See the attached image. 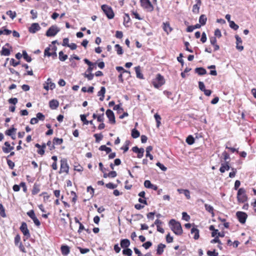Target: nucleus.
Returning <instances> with one entry per match:
<instances>
[{
  "label": "nucleus",
  "mask_w": 256,
  "mask_h": 256,
  "mask_svg": "<svg viewBox=\"0 0 256 256\" xmlns=\"http://www.w3.org/2000/svg\"><path fill=\"white\" fill-rule=\"evenodd\" d=\"M169 224L171 226V230L176 234L181 235L182 234V229L180 222L172 219L169 222Z\"/></svg>",
  "instance_id": "1"
},
{
  "label": "nucleus",
  "mask_w": 256,
  "mask_h": 256,
  "mask_svg": "<svg viewBox=\"0 0 256 256\" xmlns=\"http://www.w3.org/2000/svg\"><path fill=\"white\" fill-rule=\"evenodd\" d=\"M246 190L244 188H240L238 192L237 199L239 202L244 203L247 201L248 197Z\"/></svg>",
  "instance_id": "2"
},
{
  "label": "nucleus",
  "mask_w": 256,
  "mask_h": 256,
  "mask_svg": "<svg viewBox=\"0 0 256 256\" xmlns=\"http://www.w3.org/2000/svg\"><path fill=\"white\" fill-rule=\"evenodd\" d=\"M101 8L108 18L112 19L114 17V12L111 7L108 6V5L104 4L102 6Z\"/></svg>",
  "instance_id": "3"
},
{
  "label": "nucleus",
  "mask_w": 256,
  "mask_h": 256,
  "mask_svg": "<svg viewBox=\"0 0 256 256\" xmlns=\"http://www.w3.org/2000/svg\"><path fill=\"white\" fill-rule=\"evenodd\" d=\"M60 30V28L56 25H53L48 30L46 35L48 37L54 36H56Z\"/></svg>",
  "instance_id": "4"
},
{
  "label": "nucleus",
  "mask_w": 256,
  "mask_h": 256,
  "mask_svg": "<svg viewBox=\"0 0 256 256\" xmlns=\"http://www.w3.org/2000/svg\"><path fill=\"white\" fill-rule=\"evenodd\" d=\"M140 5L144 8L148 12H152L154 6L150 0H140Z\"/></svg>",
  "instance_id": "5"
},
{
  "label": "nucleus",
  "mask_w": 256,
  "mask_h": 256,
  "mask_svg": "<svg viewBox=\"0 0 256 256\" xmlns=\"http://www.w3.org/2000/svg\"><path fill=\"white\" fill-rule=\"evenodd\" d=\"M69 166L67 162V160L64 158L60 160V173L66 172L68 174Z\"/></svg>",
  "instance_id": "6"
},
{
  "label": "nucleus",
  "mask_w": 256,
  "mask_h": 256,
  "mask_svg": "<svg viewBox=\"0 0 256 256\" xmlns=\"http://www.w3.org/2000/svg\"><path fill=\"white\" fill-rule=\"evenodd\" d=\"M236 216L241 224H244L248 216L246 214L242 212H238L236 213Z\"/></svg>",
  "instance_id": "7"
},
{
  "label": "nucleus",
  "mask_w": 256,
  "mask_h": 256,
  "mask_svg": "<svg viewBox=\"0 0 256 256\" xmlns=\"http://www.w3.org/2000/svg\"><path fill=\"white\" fill-rule=\"evenodd\" d=\"M20 230L21 232H22L24 235L26 236L27 238H28L30 237V234L29 230L28 228L27 224L26 222H23L22 224V225L20 227Z\"/></svg>",
  "instance_id": "8"
},
{
  "label": "nucleus",
  "mask_w": 256,
  "mask_h": 256,
  "mask_svg": "<svg viewBox=\"0 0 256 256\" xmlns=\"http://www.w3.org/2000/svg\"><path fill=\"white\" fill-rule=\"evenodd\" d=\"M106 114L112 124H114L116 123L114 114L112 110H108L106 111Z\"/></svg>",
  "instance_id": "9"
},
{
  "label": "nucleus",
  "mask_w": 256,
  "mask_h": 256,
  "mask_svg": "<svg viewBox=\"0 0 256 256\" xmlns=\"http://www.w3.org/2000/svg\"><path fill=\"white\" fill-rule=\"evenodd\" d=\"M132 150L134 152L138 153L137 157L138 158H142L144 156V148H138V146H136L132 148Z\"/></svg>",
  "instance_id": "10"
},
{
  "label": "nucleus",
  "mask_w": 256,
  "mask_h": 256,
  "mask_svg": "<svg viewBox=\"0 0 256 256\" xmlns=\"http://www.w3.org/2000/svg\"><path fill=\"white\" fill-rule=\"evenodd\" d=\"M230 168V166L229 165L228 162H222L221 166L220 168V171L222 173H224L226 172V170H228Z\"/></svg>",
  "instance_id": "11"
},
{
  "label": "nucleus",
  "mask_w": 256,
  "mask_h": 256,
  "mask_svg": "<svg viewBox=\"0 0 256 256\" xmlns=\"http://www.w3.org/2000/svg\"><path fill=\"white\" fill-rule=\"evenodd\" d=\"M40 29V27L38 24V23H33L30 27L29 28V32L30 33L34 34L37 31L39 30Z\"/></svg>",
  "instance_id": "12"
},
{
  "label": "nucleus",
  "mask_w": 256,
  "mask_h": 256,
  "mask_svg": "<svg viewBox=\"0 0 256 256\" xmlns=\"http://www.w3.org/2000/svg\"><path fill=\"white\" fill-rule=\"evenodd\" d=\"M130 241L129 240L126 238L122 239L120 240V246L123 248H128L130 245Z\"/></svg>",
  "instance_id": "13"
},
{
  "label": "nucleus",
  "mask_w": 256,
  "mask_h": 256,
  "mask_svg": "<svg viewBox=\"0 0 256 256\" xmlns=\"http://www.w3.org/2000/svg\"><path fill=\"white\" fill-rule=\"evenodd\" d=\"M199 232V230L196 228L194 227L191 229L190 232L192 234H194V240L198 239L200 237Z\"/></svg>",
  "instance_id": "14"
},
{
  "label": "nucleus",
  "mask_w": 256,
  "mask_h": 256,
  "mask_svg": "<svg viewBox=\"0 0 256 256\" xmlns=\"http://www.w3.org/2000/svg\"><path fill=\"white\" fill-rule=\"evenodd\" d=\"M49 105L51 109L55 110L58 106L59 103L58 100H52L50 102Z\"/></svg>",
  "instance_id": "15"
},
{
  "label": "nucleus",
  "mask_w": 256,
  "mask_h": 256,
  "mask_svg": "<svg viewBox=\"0 0 256 256\" xmlns=\"http://www.w3.org/2000/svg\"><path fill=\"white\" fill-rule=\"evenodd\" d=\"M166 248V245L162 244H160L158 246L156 250V254L158 255H160L162 254L164 248Z\"/></svg>",
  "instance_id": "16"
},
{
  "label": "nucleus",
  "mask_w": 256,
  "mask_h": 256,
  "mask_svg": "<svg viewBox=\"0 0 256 256\" xmlns=\"http://www.w3.org/2000/svg\"><path fill=\"white\" fill-rule=\"evenodd\" d=\"M194 70L196 73L200 76H202L206 74V70L203 68H196Z\"/></svg>",
  "instance_id": "17"
},
{
  "label": "nucleus",
  "mask_w": 256,
  "mask_h": 256,
  "mask_svg": "<svg viewBox=\"0 0 256 256\" xmlns=\"http://www.w3.org/2000/svg\"><path fill=\"white\" fill-rule=\"evenodd\" d=\"M163 29L168 34L172 30V28L170 26V24L167 22L163 23Z\"/></svg>",
  "instance_id": "18"
},
{
  "label": "nucleus",
  "mask_w": 256,
  "mask_h": 256,
  "mask_svg": "<svg viewBox=\"0 0 256 256\" xmlns=\"http://www.w3.org/2000/svg\"><path fill=\"white\" fill-rule=\"evenodd\" d=\"M61 250L62 254L64 256H66L70 253V248L67 246H62Z\"/></svg>",
  "instance_id": "19"
},
{
  "label": "nucleus",
  "mask_w": 256,
  "mask_h": 256,
  "mask_svg": "<svg viewBox=\"0 0 256 256\" xmlns=\"http://www.w3.org/2000/svg\"><path fill=\"white\" fill-rule=\"evenodd\" d=\"M136 77L140 79H143V74L140 72V66H138L135 68Z\"/></svg>",
  "instance_id": "20"
},
{
  "label": "nucleus",
  "mask_w": 256,
  "mask_h": 256,
  "mask_svg": "<svg viewBox=\"0 0 256 256\" xmlns=\"http://www.w3.org/2000/svg\"><path fill=\"white\" fill-rule=\"evenodd\" d=\"M0 54L2 56H8L10 54V52L8 48H5L4 46H3L2 48Z\"/></svg>",
  "instance_id": "21"
},
{
  "label": "nucleus",
  "mask_w": 256,
  "mask_h": 256,
  "mask_svg": "<svg viewBox=\"0 0 256 256\" xmlns=\"http://www.w3.org/2000/svg\"><path fill=\"white\" fill-rule=\"evenodd\" d=\"M58 55V58L60 61L64 62L68 58V56L66 54H64L62 51L59 52Z\"/></svg>",
  "instance_id": "22"
},
{
  "label": "nucleus",
  "mask_w": 256,
  "mask_h": 256,
  "mask_svg": "<svg viewBox=\"0 0 256 256\" xmlns=\"http://www.w3.org/2000/svg\"><path fill=\"white\" fill-rule=\"evenodd\" d=\"M99 150L102 151H105L107 154L110 153L112 151V149L110 148L107 147L105 145L101 146L99 148Z\"/></svg>",
  "instance_id": "23"
},
{
  "label": "nucleus",
  "mask_w": 256,
  "mask_h": 256,
  "mask_svg": "<svg viewBox=\"0 0 256 256\" xmlns=\"http://www.w3.org/2000/svg\"><path fill=\"white\" fill-rule=\"evenodd\" d=\"M140 132L136 130V128H134L132 130V136L134 138H136L140 136Z\"/></svg>",
  "instance_id": "24"
},
{
  "label": "nucleus",
  "mask_w": 256,
  "mask_h": 256,
  "mask_svg": "<svg viewBox=\"0 0 256 256\" xmlns=\"http://www.w3.org/2000/svg\"><path fill=\"white\" fill-rule=\"evenodd\" d=\"M206 20L207 18L204 14L201 15L199 18V22L202 26L206 24Z\"/></svg>",
  "instance_id": "25"
},
{
  "label": "nucleus",
  "mask_w": 256,
  "mask_h": 256,
  "mask_svg": "<svg viewBox=\"0 0 256 256\" xmlns=\"http://www.w3.org/2000/svg\"><path fill=\"white\" fill-rule=\"evenodd\" d=\"M16 130V128H12L9 130H8L6 131L5 134L6 135L12 136V134L13 133L15 132Z\"/></svg>",
  "instance_id": "26"
},
{
  "label": "nucleus",
  "mask_w": 256,
  "mask_h": 256,
  "mask_svg": "<svg viewBox=\"0 0 256 256\" xmlns=\"http://www.w3.org/2000/svg\"><path fill=\"white\" fill-rule=\"evenodd\" d=\"M186 142L188 144L192 145L194 144V139L192 136H188L186 138Z\"/></svg>",
  "instance_id": "27"
},
{
  "label": "nucleus",
  "mask_w": 256,
  "mask_h": 256,
  "mask_svg": "<svg viewBox=\"0 0 256 256\" xmlns=\"http://www.w3.org/2000/svg\"><path fill=\"white\" fill-rule=\"evenodd\" d=\"M22 56L24 59L28 62H30L32 61L31 58L28 56L26 52V50L22 51Z\"/></svg>",
  "instance_id": "28"
},
{
  "label": "nucleus",
  "mask_w": 256,
  "mask_h": 256,
  "mask_svg": "<svg viewBox=\"0 0 256 256\" xmlns=\"http://www.w3.org/2000/svg\"><path fill=\"white\" fill-rule=\"evenodd\" d=\"M204 207H205L206 210L209 212L211 213L213 216L214 214V212H213V211H214L213 207L208 204H205Z\"/></svg>",
  "instance_id": "29"
},
{
  "label": "nucleus",
  "mask_w": 256,
  "mask_h": 256,
  "mask_svg": "<svg viewBox=\"0 0 256 256\" xmlns=\"http://www.w3.org/2000/svg\"><path fill=\"white\" fill-rule=\"evenodd\" d=\"M63 142V139L58 138H54L53 140L54 144L60 145Z\"/></svg>",
  "instance_id": "30"
},
{
  "label": "nucleus",
  "mask_w": 256,
  "mask_h": 256,
  "mask_svg": "<svg viewBox=\"0 0 256 256\" xmlns=\"http://www.w3.org/2000/svg\"><path fill=\"white\" fill-rule=\"evenodd\" d=\"M132 250L128 248H124L122 250V254L128 256H131L132 255Z\"/></svg>",
  "instance_id": "31"
},
{
  "label": "nucleus",
  "mask_w": 256,
  "mask_h": 256,
  "mask_svg": "<svg viewBox=\"0 0 256 256\" xmlns=\"http://www.w3.org/2000/svg\"><path fill=\"white\" fill-rule=\"evenodd\" d=\"M117 54L119 55L122 54H123V50L122 49V48L118 44H116L114 46Z\"/></svg>",
  "instance_id": "32"
},
{
  "label": "nucleus",
  "mask_w": 256,
  "mask_h": 256,
  "mask_svg": "<svg viewBox=\"0 0 256 256\" xmlns=\"http://www.w3.org/2000/svg\"><path fill=\"white\" fill-rule=\"evenodd\" d=\"M154 117L156 122V126L158 128L160 124V120H161L160 116L159 114H156L154 116Z\"/></svg>",
  "instance_id": "33"
},
{
  "label": "nucleus",
  "mask_w": 256,
  "mask_h": 256,
  "mask_svg": "<svg viewBox=\"0 0 256 256\" xmlns=\"http://www.w3.org/2000/svg\"><path fill=\"white\" fill-rule=\"evenodd\" d=\"M6 14L8 15L11 18L12 20L16 16V14L15 12H12V10H10L6 12Z\"/></svg>",
  "instance_id": "34"
},
{
  "label": "nucleus",
  "mask_w": 256,
  "mask_h": 256,
  "mask_svg": "<svg viewBox=\"0 0 256 256\" xmlns=\"http://www.w3.org/2000/svg\"><path fill=\"white\" fill-rule=\"evenodd\" d=\"M94 136L96 138V142H99L103 138V136L102 134H94Z\"/></svg>",
  "instance_id": "35"
},
{
  "label": "nucleus",
  "mask_w": 256,
  "mask_h": 256,
  "mask_svg": "<svg viewBox=\"0 0 256 256\" xmlns=\"http://www.w3.org/2000/svg\"><path fill=\"white\" fill-rule=\"evenodd\" d=\"M56 48H57L56 46H52V50L54 52H50V56H52L54 58H55L57 57V54L56 52Z\"/></svg>",
  "instance_id": "36"
},
{
  "label": "nucleus",
  "mask_w": 256,
  "mask_h": 256,
  "mask_svg": "<svg viewBox=\"0 0 256 256\" xmlns=\"http://www.w3.org/2000/svg\"><path fill=\"white\" fill-rule=\"evenodd\" d=\"M230 28L234 29V30H237L238 28V26L235 24L234 21L230 22Z\"/></svg>",
  "instance_id": "37"
},
{
  "label": "nucleus",
  "mask_w": 256,
  "mask_h": 256,
  "mask_svg": "<svg viewBox=\"0 0 256 256\" xmlns=\"http://www.w3.org/2000/svg\"><path fill=\"white\" fill-rule=\"evenodd\" d=\"M94 74L90 72L87 74L86 72L84 74V76L88 79V80H90L93 79Z\"/></svg>",
  "instance_id": "38"
},
{
  "label": "nucleus",
  "mask_w": 256,
  "mask_h": 256,
  "mask_svg": "<svg viewBox=\"0 0 256 256\" xmlns=\"http://www.w3.org/2000/svg\"><path fill=\"white\" fill-rule=\"evenodd\" d=\"M153 85L156 88H158L164 84V82H160L158 81H154Z\"/></svg>",
  "instance_id": "39"
},
{
  "label": "nucleus",
  "mask_w": 256,
  "mask_h": 256,
  "mask_svg": "<svg viewBox=\"0 0 256 256\" xmlns=\"http://www.w3.org/2000/svg\"><path fill=\"white\" fill-rule=\"evenodd\" d=\"M36 118H38V120H44V118H45V116L41 112H38L36 114Z\"/></svg>",
  "instance_id": "40"
},
{
  "label": "nucleus",
  "mask_w": 256,
  "mask_h": 256,
  "mask_svg": "<svg viewBox=\"0 0 256 256\" xmlns=\"http://www.w3.org/2000/svg\"><path fill=\"white\" fill-rule=\"evenodd\" d=\"M0 215L4 218L6 216L4 208L2 204H0Z\"/></svg>",
  "instance_id": "41"
},
{
  "label": "nucleus",
  "mask_w": 256,
  "mask_h": 256,
  "mask_svg": "<svg viewBox=\"0 0 256 256\" xmlns=\"http://www.w3.org/2000/svg\"><path fill=\"white\" fill-rule=\"evenodd\" d=\"M199 10H200V6L198 5V4H195L193 6V7H192L193 12L198 14L199 12Z\"/></svg>",
  "instance_id": "42"
},
{
  "label": "nucleus",
  "mask_w": 256,
  "mask_h": 256,
  "mask_svg": "<svg viewBox=\"0 0 256 256\" xmlns=\"http://www.w3.org/2000/svg\"><path fill=\"white\" fill-rule=\"evenodd\" d=\"M182 218L183 220H185L186 222L189 221V220H190V216H188L186 212H183L182 213Z\"/></svg>",
  "instance_id": "43"
},
{
  "label": "nucleus",
  "mask_w": 256,
  "mask_h": 256,
  "mask_svg": "<svg viewBox=\"0 0 256 256\" xmlns=\"http://www.w3.org/2000/svg\"><path fill=\"white\" fill-rule=\"evenodd\" d=\"M106 93V88L104 86H102L100 88V90L98 92V96H104V95Z\"/></svg>",
  "instance_id": "44"
},
{
  "label": "nucleus",
  "mask_w": 256,
  "mask_h": 256,
  "mask_svg": "<svg viewBox=\"0 0 256 256\" xmlns=\"http://www.w3.org/2000/svg\"><path fill=\"white\" fill-rule=\"evenodd\" d=\"M47 84L50 86L51 90H52L55 88V84L52 82L50 78H48L47 80Z\"/></svg>",
  "instance_id": "45"
},
{
  "label": "nucleus",
  "mask_w": 256,
  "mask_h": 256,
  "mask_svg": "<svg viewBox=\"0 0 256 256\" xmlns=\"http://www.w3.org/2000/svg\"><path fill=\"white\" fill-rule=\"evenodd\" d=\"M81 120L84 122V124H89V121H88L86 119V116L84 114H81L80 116Z\"/></svg>",
  "instance_id": "46"
},
{
  "label": "nucleus",
  "mask_w": 256,
  "mask_h": 256,
  "mask_svg": "<svg viewBox=\"0 0 256 256\" xmlns=\"http://www.w3.org/2000/svg\"><path fill=\"white\" fill-rule=\"evenodd\" d=\"M154 81H158L160 82H164V77L162 76L160 74H158L156 76V78Z\"/></svg>",
  "instance_id": "47"
},
{
  "label": "nucleus",
  "mask_w": 256,
  "mask_h": 256,
  "mask_svg": "<svg viewBox=\"0 0 256 256\" xmlns=\"http://www.w3.org/2000/svg\"><path fill=\"white\" fill-rule=\"evenodd\" d=\"M14 149V147L12 146H10V148H5V147L2 148V150L3 152L6 154L9 152L10 150H13Z\"/></svg>",
  "instance_id": "48"
},
{
  "label": "nucleus",
  "mask_w": 256,
  "mask_h": 256,
  "mask_svg": "<svg viewBox=\"0 0 256 256\" xmlns=\"http://www.w3.org/2000/svg\"><path fill=\"white\" fill-rule=\"evenodd\" d=\"M106 186L107 188H110V189H114L116 188L117 185L114 184H113L112 183H111V182H109V183L106 184Z\"/></svg>",
  "instance_id": "49"
},
{
  "label": "nucleus",
  "mask_w": 256,
  "mask_h": 256,
  "mask_svg": "<svg viewBox=\"0 0 256 256\" xmlns=\"http://www.w3.org/2000/svg\"><path fill=\"white\" fill-rule=\"evenodd\" d=\"M7 164L10 169H13L14 167V163L10 160L7 159Z\"/></svg>",
  "instance_id": "50"
},
{
  "label": "nucleus",
  "mask_w": 256,
  "mask_h": 256,
  "mask_svg": "<svg viewBox=\"0 0 256 256\" xmlns=\"http://www.w3.org/2000/svg\"><path fill=\"white\" fill-rule=\"evenodd\" d=\"M156 165L158 166L162 171H166L167 168L160 162H158Z\"/></svg>",
  "instance_id": "51"
},
{
  "label": "nucleus",
  "mask_w": 256,
  "mask_h": 256,
  "mask_svg": "<svg viewBox=\"0 0 256 256\" xmlns=\"http://www.w3.org/2000/svg\"><path fill=\"white\" fill-rule=\"evenodd\" d=\"M84 62L88 65V66H96V63H93L91 62H90L88 59L85 58L84 59Z\"/></svg>",
  "instance_id": "52"
},
{
  "label": "nucleus",
  "mask_w": 256,
  "mask_h": 256,
  "mask_svg": "<svg viewBox=\"0 0 256 256\" xmlns=\"http://www.w3.org/2000/svg\"><path fill=\"white\" fill-rule=\"evenodd\" d=\"M20 237L18 234H17L14 238V244L16 246H18V244H20Z\"/></svg>",
  "instance_id": "53"
},
{
  "label": "nucleus",
  "mask_w": 256,
  "mask_h": 256,
  "mask_svg": "<svg viewBox=\"0 0 256 256\" xmlns=\"http://www.w3.org/2000/svg\"><path fill=\"white\" fill-rule=\"evenodd\" d=\"M152 246V243L150 242H146L142 244V246H144L146 249H148L150 247Z\"/></svg>",
  "instance_id": "54"
},
{
  "label": "nucleus",
  "mask_w": 256,
  "mask_h": 256,
  "mask_svg": "<svg viewBox=\"0 0 256 256\" xmlns=\"http://www.w3.org/2000/svg\"><path fill=\"white\" fill-rule=\"evenodd\" d=\"M152 185V184L150 182L149 180H146L144 182V186L146 188H150Z\"/></svg>",
  "instance_id": "55"
},
{
  "label": "nucleus",
  "mask_w": 256,
  "mask_h": 256,
  "mask_svg": "<svg viewBox=\"0 0 256 256\" xmlns=\"http://www.w3.org/2000/svg\"><path fill=\"white\" fill-rule=\"evenodd\" d=\"M97 120L98 122H102L104 120V114L102 113L97 117Z\"/></svg>",
  "instance_id": "56"
},
{
  "label": "nucleus",
  "mask_w": 256,
  "mask_h": 256,
  "mask_svg": "<svg viewBox=\"0 0 256 256\" xmlns=\"http://www.w3.org/2000/svg\"><path fill=\"white\" fill-rule=\"evenodd\" d=\"M232 172H230L229 174V176L231 178H234L236 172V168H232Z\"/></svg>",
  "instance_id": "57"
},
{
  "label": "nucleus",
  "mask_w": 256,
  "mask_h": 256,
  "mask_svg": "<svg viewBox=\"0 0 256 256\" xmlns=\"http://www.w3.org/2000/svg\"><path fill=\"white\" fill-rule=\"evenodd\" d=\"M78 248L80 250V253L82 254H84L90 252V249L87 248H83L79 247Z\"/></svg>",
  "instance_id": "58"
},
{
  "label": "nucleus",
  "mask_w": 256,
  "mask_h": 256,
  "mask_svg": "<svg viewBox=\"0 0 256 256\" xmlns=\"http://www.w3.org/2000/svg\"><path fill=\"white\" fill-rule=\"evenodd\" d=\"M32 220L34 221V224L37 226H39L40 225V220L38 219V218L36 217V216L33 218H32Z\"/></svg>",
  "instance_id": "59"
},
{
  "label": "nucleus",
  "mask_w": 256,
  "mask_h": 256,
  "mask_svg": "<svg viewBox=\"0 0 256 256\" xmlns=\"http://www.w3.org/2000/svg\"><path fill=\"white\" fill-rule=\"evenodd\" d=\"M198 87L200 90L202 92L206 89L204 84L202 82H198Z\"/></svg>",
  "instance_id": "60"
},
{
  "label": "nucleus",
  "mask_w": 256,
  "mask_h": 256,
  "mask_svg": "<svg viewBox=\"0 0 256 256\" xmlns=\"http://www.w3.org/2000/svg\"><path fill=\"white\" fill-rule=\"evenodd\" d=\"M69 40L68 38H64L63 40V42H62V46H68L70 45V44L68 43Z\"/></svg>",
  "instance_id": "61"
},
{
  "label": "nucleus",
  "mask_w": 256,
  "mask_h": 256,
  "mask_svg": "<svg viewBox=\"0 0 256 256\" xmlns=\"http://www.w3.org/2000/svg\"><path fill=\"white\" fill-rule=\"evenodd\" d=\"M10 64L14 66H16L18 65L20 62H16L14 58H12L10 60Z\"/></svg>",
  "instance_id": "62"
},
{
  "label": "nucleus",
  "mask_w": 256,
  "mask_h": 256,
  "mask_svg": "<svg viewBox=\"0 0 256 256\" xmlns=\"http://www.w3.org/2000/svg\"><path fill=\"white\" fill-rule=\"evenodd\" d=\"M207 254L209 256H218V253L216 252L214 250L212 252L210 250L208 251Z\"/></svg>",
  "instance_id": "63"
},
{
  "label": "nucleus",
  "mask_w": 256,
  "mask_h": 256,
  "mask_svg": "<svg viewBox=\"0 0 256 256\" xmlns=\"http://www.w3.org/2000/svg\"><path fill=\"white\" fill-rule=\"evenodd\" d=\"M27 214L32 219L36 216L33 210H30L27 212Z\"/></svg>",
  "instance_id": "64"
}]
</instances>
